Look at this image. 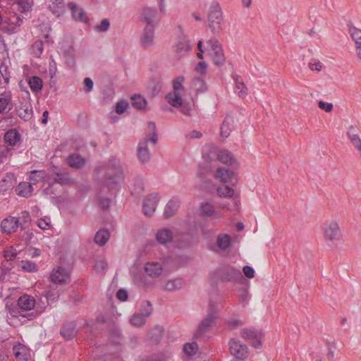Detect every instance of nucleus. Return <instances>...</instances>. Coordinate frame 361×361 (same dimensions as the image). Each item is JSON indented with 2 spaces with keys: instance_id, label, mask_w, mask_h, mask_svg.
Returning <instances> with one entry per match:
<instances>
[{
  "instance_id": "nucleus-1",
  "label": "nucleus",
  "mask_w": 361,
  "mask_h": 361,
  "mask_svg": "<svg viewBox=\"0 0 361 361\" xmlns=\"http://www.w3.org/2000/svg\"><path fill=\"white\" fill-rule=\"evenodd\" d=\"M94 177L101 185L111 186L123 179V173L119 161L110 159L104 165L97 167L94 171Z\"/></svg>"
},
{
  "instance_id": "nucleus-2",
  "label": "nucleus",
  "mask_w": 361,
  "mask_h": 361,
  "mask_svg": "<svg viewBox=\"0 0 361 361\" xmlns=\"http://www.w3.org/2000/svg\"><path fill=\"white\" fill-rule=\"evenodd\" d=\"M185 81L183 76H178L173 80V91L166 95L167 102L176 109H180V111L185 114L189 115L191 108L188 105L183 104L181 95L185 92V88L183 85Z\"/></svg>"
},
{
  "instance_id": "nucleus-3",
  "label": "nucleus",
  "mask_w": 361,
  "mask_h": 361,
  "mask_svg": "<svg viewBox=\"0 0 361 361\" xmlns=\"http://www.w3.org/2000/svg\"><path fill=\"white\" fill-rule=\"evenodd\" d=\"M324 241L329 246L338 245L343 239V231L338 220L331 219L322 226Z\"/></svg>"
},
{
  "instance_id": "nucleus-4",
  "label": "nucleus",
  "mask_w": 361,
  "mask_h": 361,
  "mask_svg": "<svg viewBox=\"0 0 361 361\" xmlns=\"http://www.w3.org/2000/svg\"><path fill=\"white\" fill-rule=\"evenodd\" d=\"M242 278L243 275L240 270L229 265L219 267L210 274V281L212 283L226 281L235 282L240 280Z\"/></svg>"
},
{
  "instance_id": "nucleus-5",
  "label": "nucleus",
  "mask_w": 361,
  "mask_h": 361,
  "mask_svg": "<svg viewBox=\"0 0 361 361\" xmlns=\"http://www.w3.org/2000/svg\"><path fill=\"white\" fill-rule=\"evenodd\" d=\"M209 27L213 33L221 30V25L223 21L222 12L219 3H213L210 6L208 14Z\"/></svg>"
},
{
  "instance_id": "nucleus-6",
  "label": "nucleus",
  "mask_w": 361,
  "mask_h": 361,
  "mask_svg": "<svg viewBox=\"0 0 361 361\" xmlns=\"http://www.w3.org/2000/svg\"><path fill=\"white\" fill-rule=\"evenodd\" d=\"M210 48L207 49L208 54L212 57L213 63L217 66H222L226 62L224 50L219 41L212 38L207 42Z\"/></svg>"
},
{
  "instance_id": "nucleus-7",
  "label": "nucleus",
  "mask_w": 361,
  "mask_h": 361,
  "mask_svg": "<svg viewBox=\"0 0 361 361\" xmlns=\"http://www.w3.org/2000/svg\"><path fill=\"white\" fill-rule=\"evenodd\" d=\"M217 314V308L215 305L212 303H209V312L207 317L202 320L200 322L196 332V337H201L204 335V334L208 331L211 327L212 324L214 322V320L216 319Z\"/></svg>"
},
{
  "instance_id": "nucleus-8",
  "label": "nucleus",
  "mask_w": 361,
  "mask_h": 361,
  "mask_svg": "<svg viewBox=\"0 0 361 361\" xmlns=\"http://www.w3.org/2000/svg\"><path fill=\"white\" fill-rule=\"evenodd\" d=\"M228 345L231 353L237 359H243L247 355V347L242 344L239 340L232 338L230 340Z\"/></svg>"
},
{
  "instance_id": "nucleus-9",
  "label": "nucleus",
  "mask_w": 361,
  "mask_h": 361,
  "mask_svg": "<svg viewBox=\"0 0 361 361\" xmlns=\"http://www.w3.org/2000/svg\"><path fill=\"white\" fill-rule=\"evenodd\" d=\"M240 336L244 339L254 341L253 346L258 348L262 345L261 339L263 338L264 334L261 331L245 328L241 331Z\"/></svg>"
},
{
  "instance_id": "nucleus-10",
  "label": "nucleus",
  "mask_w": 361,
  "mask_h": 361,
  "mask_svg": "<svg viewBox=\"0 0 361 361\" xmlns=\"http://www.w3.org/2000/svg\"><path fill=\"white\" fill-rule=\"evenodd\" d=\"M159 202V197L157 194H151L143 201L142 208L145 216H151L155 211Z\"/></svg>"
},
{
  "instance_id": "nucleus-11",
  "label": "nucleus",
  "mask_w": 361,
  "mask_h": 361,
  "mask_svg": "<svg viewBox=\"0 0 361 361\" xmlns=\"http://www.w3.org/2000/svg\"><path fill=\"white\" fill-rule=\"evenodd\" d=\"M216 155L217 160L226 166H239V163L237 161L234 156L227 149H220L216 152Z\"/></svg>"
},
{
  "instance_id": "nucleus-12",
  "label": "nucleus",
  "mask_w": 361,
  "mask_h": 361,
  "mask_svg": "<svg viewBox=\"0 0 361 361\" xmlns=\"http://www.w3.org/2000/svg\"><path fill=\"white\" fill-rule=\"evenodd\" d=\"M234 118L226 115L220 128V136L223 140L228 137L233 128Z\"/></svg>"
},
{
  "instance_id": "nucleus-13",
  "label": "nucleus",
  "mask_w": 361,
  "mask_h": 361,
  "mask_svg": "<svg viewBox=\"0 0 361 361\" xmlns=\"http://www.w3.org/2000/svg\"><path fill=\"white\" fill-rule=\"evenodd\" d=\"M18 219L15 217H8L4 219L1 224V231L4 233H11L15 232L18 226Z\"/></svg>"
},
{
  "instance_id": "nucleus-14",
  "label": "nucleus",
  "mask_w": 361,
  "mask_h": 361,
  "mask_svg": "<svg viewBox=\"0 0 361 361\" xmlns=\"http://www.w3.org/2000/svg\"><path fill=\"white\" fill-rule=\"evenodd\" d=\"M214 178L222 183L230 182L233 178V172L223 167L218 168L214 173Z\"/></svg>"
},
{
  "instance_id": "nucleus-15",
  "label": "nucleus",
  "mask_w": 361,
  "mask_h": 361,
  "mask_svg": "<svg viewBox=\"0 0 361 361\" xmlns=\"http://www.w3.org/2000/svg\"><path fill=\"white\" fill-rule=\"evenodd\" d=\"M137 157L142 163H147L150 160L151 154L147 147V139L140 141L137 146Z\"/></svg>"
},
{
  "instance_id": "nucleus-16",
  "label": "nucleus",
  "mask_w": 361,
  "mask_h": 361,
  "mask_svg": "<svg viewBox=\"0 0 361 361\" xmlns=\"http://www.w3.org/2000/svg\"><path fill=\"white\" fill-rule=\"evenodd\" d=\"M50 277L53 283L60 284L66 283L69 279L68 273L62 267L53 271Z\"/></svg>"
},
{
  "instance_id": "nucleus-17",
  "label": "nucleus",
  "mask_w": 361,
  "mask_h": 361,
  "mask_svg": "<svg viewBox=\"0 0 361 361\" xmlns=\"http://www.w3.org/2000/svg\"><path fill=\"white\" fill-rule=\"evenodd\" d=\"M54 181L61 185H72L75 183L74 178L71 176L69 173H55V177Z\"/></svg>"
},
{
  "instance_id": "nucleus-18",
  "label": "nucleus",
  "mask_w": 361,
  "mask_h": 361,
  "mask_svg": "<svg viewBox=\"0 0 361 361\" xmlns=\"http://www.w3.org/2000/svg\"><path fill=\"white\" fill-rule=\"evenodd\" d=\"M13 353L18 361H28L30 358V353L28 349L22 344L14 345L13 348Z\"/></svg>"
},
{
  "instance_id": "nucleus-19",
  "label": "nucleus",
  "mask_w": 361,
  "mask_h": 361,
  "mask_svg": "<svg viewBox=\"0 0 361 361\" xmlns=\"http://www.w3.org/2000/svg\"><path fill=\"white\" fill-rule=\"evenodd\" d=\"M18 305L21 310H30L35 305V300L33 297L28 295H23L18 300Z\"/></svg>"
},
{
  "instance_id": "nucleus-20",
  "label": "nucleus",
  "mask_w": 361,
  "mask_h": 361,
  "mask_svg": "<svg viewBox=\"0 0 361 361\" xmlns=\"http://www.w3.org/2000/svg\"><path fill=\"white\" fill-rule=\"evenodd\" d=\"M147 305L149 307V310L147 311L145 313H137L133 316L130 319V323L135 326H141L145 324L146 318L148 317L152 312L151 305L147 302Z\"/></svg>"
},
{
  "instance_id": "nucleus-21",
  "label": "nucleus",
  "mask_w": 361,
  "mask_h": 361,
  "mask_svg": "<svg viewBox=\"0 0 361 361\" xmlns=\"http://www.w3.org/2000/svg\"><path fill=\"white\" fill-rule=\"evenodd\" d=\"M154 39V27L146 25L144 33L141 37V43L143 47H148L152 44Z\"/></svg>"
},
{
  "instance_id": "nucleus-22",
  "label": "nucleus",
  "mask_w": 361,
  "mask_h": 361,
  "mask_svg": "<svg viewBox=\"0 0 361 361\" xmlns=\"http://www.w3.org/2000/svg\"><path fill=\"white\" fill-rule=\"evenodd\" d=\"M142 16L147 24L146 25H152L154 27V24L158 21L157 18V11L151 8H144Z\"/></svg>"
},
{
  "instance_id": "nucleus-23",
  "label": "nucleus",
  "mask_w": 361,
  "mask_h": 361,
  "mask_svg": "<svg viewBox=\"0 0 361 361\" xmlns=\"http://www.w3.org/2000/svg\"><path fill=\"white\" fill-rule=\"evenodd\" d=\"M346 135L354 147L361 145V138L359 135V130L355 126H350L348 129Z\"/></svg>"
},
{
  "instance_id": "nucleus-24",
  "label": "nucleus",
  "mask_w": 361,
  "mask_h": 361,
  "mask_svg": "<svg viewBox=\"0 0 361 361\" xmlns=\"http://www.w3.org/2000/svg\"><path fill=\"white\" fill-rule=\"evenodd\" d=\"M145 270L149 276L157 277L162 271V267L158 262H147L145 265Z\"/></svg>"
},
{
  "instance_id": "nucleus-25",
  "label": "nucleus",
  "mask_w": 361,
  "mask_h": 361,
  "mask_svg": "<svg viewBox=\"0 0 361 361\" xmlns=\"http://www.w3.org/2000/svg\"><path fill=\"white\" fill-rule=\"evenodd\" d=\"M156 237L159 243L166 244L172 240L173 233L169 228H164L157 231Z\"/></svg>"
},
{
  "instance_id": "nucleus-26",
  "label": "nucleus",
  "mask_w": 361,
  "mask_h": 361,
  "mask_svg": "<svg viewBox=\"0 0 361 361\" xmlns=\"http://www.w3.org/2000/svg\"><path fill=\"white\" fill-rule=\"evenodd\" d=\"M32 183L27 182L19 183L16 189L17 194L23 197H30L32 195Z\"/></svg>"
},
{
  "instance_id": "nucleus-27",
  "label": "nucleus",
  "mask_w": 361,
  "mask_h": 361,
  "mask_svg": "<svg viewBox=\"0 0 361 361\" xmlns=\"http://www.w3.org/2000/svg\"><path fill=\"white\" fill-rule=\"evenodd\" d=\"M67 161L72 168L80 169L85 164V159L78 154H73L68 157Z\"/></svg>"
},
{
  "instance_id": "nucleus-28",
  "label": "nucleus",
  "mask_w": 361,
  "mask_h": 361,
  "mask_svg": "<svg viewBox=\"0 0 361 361\" xmlns=\"http://www.w3.org/2000/svg\"><path fill=\"white\" fill-rule=\"evenodd\" d=\"M68 8L72 11V16L75 20L82 22H87V18L85 16V12L80 8L76 6L74 3H69Z\"/></svg>"
},
{
  "instance_id": "nucleus-29",
  "label": "nucleus",
  "mask_w": 361,
  "mask_h": 361,
  "mask_svg": "<svg viewBox=\"0 0 361 361\" xmlns=\"http://www.w3.org/2000/svg\"><path fill=\"white\" fill-rule=\"evenodd\" d=\"M76 334L75 325L73 323L65 324L61 331V334L66 339L73 338Z\"/></svg>"
},
{
  "instance_id": "nucleus-30",
  "label": "nucleus",
  "mask_w": 361,
  "mask_h": 361,
  "mask_svg": "<svg viewBox=\"0 0 361 361\" xmlns=\"http://www.w3.org/2000/svg\"><path fill=\"white\" fill-rule=\"evenodd\" d=\"M147 128L148 133L145 139H147V142L150 140L154 145H156L158 140V135L155 123L152 121L149 122Z\"/></svg>"
},
{
  "instance_id": "nucleus-31",
  "label": "nucleus",
  "mask_w": 361,
  "mask_h": 361,
  "mask_svg": "<svg viewBox=\"0 0 361 361\" xmlns=\"http://www.w3.org/2000/svg\"><path fill=\"white\" fill-rule=\"evenodd\" d=\"M4 140L9 145H15L20 140V135L16 130H10L5 133Z\"/></svg>"
},
{
  "instance_id": "nucleus-32",
  "label": "nucleus",
  "mask_w": 361,
  "mask_h": 361,
  "mask_svg": "<svg viewBox=\"0 0 361 361\" xmlns=\"http://www.w3.org/2000/svg\"><path fill=\"white\" fill-rule=\"evenodd\" d=\"M216 194L220 197L231 198L234 196L235 190L228 185H221L216 188Z\"/></svg>"
},
{
  "instance_id": "nucleus-33",
  "label": "nucleus",
  "mask_w": 361,
  "mask_h": 361,
  "mask_svg": "<svg viewBox=\"0 0 361 361\" xmlns=\"http://www.w3.org/2000/svg\"><path fill=\"white\" fill-rule=\"evenodd\" d=\"M200 214L203 216H212L216 215L214 204L209 202L201 203L200 207Z\"/></svg>"
},
{
  "instance_id": "nucleus-34",
  "label": "nucleus",
  "mask_w": 361,
  "mask_h": 361,
  "mask_svg": "<svg viewBox=\"0 0 361 361\" xmlns=\"http://www.w3.org/2000/svg\"><path fill=\"white\" fill-rule=\"evenodd\" d=\"M18 116L25 121H27L32 118V109L30 104H25L21 106L18 110Z\"/></svg>"
},
{
  "instance_id": "nucleus-35",
  "label": "nucleus",
  "mask_w": 361,
  "mask_h": 361,
  "mask_svg": "<svg viewBox=\"0 0 361 361\" xmlns=\"http://www.w3.org/2000/svg\"><path fill=\"white\" fill-rule=\"evenodd\" d=\"M178 207L179 204L178 202L170 200L165 207L164 213L165 218L168 219L173 216Z\"/></svg>"
},
{
  "instance_id": "nucleus-36",
  "label": "nucleus",
  "mask_w": 361,
  "mask_h": 361,
  "mask_svg": "<svg viewBox=\"0 0 361 361\" xmlns=\"http://www.w3.org/2000/svg\"><path fill=\"white\" fill-rule=\"evenodd\" d=\"M109 238V231L106 229H102L95 234L94 242L99 245H104L108 241Z\"/></svg>"
},
{
  "instance_id": "nucleus-37",
  "label": "nucleus",
  "mask_w": 361,
  "mask_h": 361,
  "mask_svg": "<svg viewBox=\"0 0 361 361\" xmlns=\"http://www.w3.org/2000/svg\"><path fill=\"white\" fill-rule=\"evenodd\" d=\"M47 177V173L44 170H33L30 172V180L32 184H36Z\"/></svg>"
},
{
  "instance_id": "nucleus-38",
  "label": "nucleus",
  "mask_w": 361,
  "mask_h": 361,
  "mask_svg": "<svg viewBox=\"0 0 361 361\" xmlns=\"http://www.w3.org/2000/svg\"><path fill=\"white\" fill-rule=\"evenodd\" d=\"M191 49L190 42L183 39L176 44V51L178 54H185L190 51Z\"/></svg>"
},
{
  "instance_id": "nucleus-39",
  "label": "nucleus",
  "mask_w": 361,
  "mask_h": 361,
  "mask_svg": "<svg viewBox=\"0 0 361 361\" xmlns=\"http://www.w3.org/2000/svg\"><path fill=\"white\" fill-rule=\"evenodd\" d=\"M231 243V238L226 234L219 235L217 237L216 244L221 250H226L229 247Z\"/></svg>"
},
{
  "instance_id": "nucleus-40",
  "label": "nucleus",
  "mask_w": 361,
  "mask_h": 361,
  "mask_svg": "<svg viewBox=\"0 0 361 361\" xmlns=\"http://www.w3.org/2000/svg\"><path fill=\"white\" fill-rule=\"evenodd\" d=\"M28 83L30 85V89L33 92H38L42 87V80L37 76L31 77L29 79Z\"/></svg>"
},
{
  "instance_id": "nucleus-41",
  "label": "nucleus",
  "mask_w": 361,
  "mask_h": 361,
  "mask_svg": "<svg viewBox=\"0 0 361 361\" xmlns=\"http://www.w3.org/2000/svg\"><path fill=\"white\" fill-rule=\"evenodd\" d=\"M132 105L136 109H142L145 106L147 102L145 98L140 95H134L132 97Z\"/></svg>"
},
{
  "instance_id": "nucleus-42",
  "label": "nucleus",
  "mask_w": 361,
  "mask_h": 361,
  "mask_svg": "<svg viewBox=\"0 0 361 361\" xmlns=\"http://www.w3.org/2000/svg\"><path fill=\"white\" fill-rule=\"evenodd\" d=\"M182 284L183 283L180 279L171 280L166 283L164 288L167 290L173 291L180 288Z\"/></svg>"
},
{
  "instance_id": "nucleus-43",
  "label": "nucleus",
  "mask_w": 361,
  "mask_h": 361,
  "mask_svg": "<svg viewBox=\"0 0 361 361\" xmlns=\"http://www.w3.org/2000/svg\"><path fill=\"white\" fill-rule=\"evenodd\" d=\"M43 51V42L37 40L32 45V53L36 57H39Z\"/></svg>"
},
{
  "instance_id": "nucleus-44",
  "label": "nucleus",
  "mask_w": 361,
  "mask_h": 361,
  "mask_svg": "<svg viewBox=\"0 0 361 361\" xmlns=\"http://www.w3.org/2000/svg\"><path fill=\"white\" fill-rule=\"evenodd\" d=\"M235 87L238 90H239L238 93V97L241 99H245L247 94V88L245 84L242 81H236Z\"/></svg>"
},
{
  "instance_id": "nucleus-45",
  "label": "nucleus",
  "mask_w": 361,
  "mask_h": 361,
  "mask_svg": "<svg viewBox=\"0 0 361 361\" xmlns=\"http://www.w3.org/2000/svg\"><path fill=\"white\" fill-rule=\"evenodd\" d=\"M226 324L229 330L236 329L237 328L243 325V322L240 319L235 318H232L228 320Z\"/></svg>"
},
{
  "instance_id": "nucleus-46",
  "label": "nucleus",
  "mask_w": 361,
  "mask_h": 361,
  "mask_svg": "<svg viewBox=\"0 0 361 361\" xmlns=\"http://www.w3.org/2000/svg\"><path fill=\"white\" fill-rule=\"evenodd\" d=\"M350 33L355 44L357 42H361V30L353 27L350 29Z\"/></svg>"
},
{
  "instance_id": "nucleus-47",
  "label": "nucleus",
  "mask_w": 361,
  "mask_h": 361,
  "mask_svg": "<svg viewBox=\"0 0 361 361\" xmlns=\"http://www.w3.org/2000/svg\"><path fill=\"white\" fill-rule=\"evenodd\" d=\"M183 349L188 355H192L195 354L197 350V345L195 343H186Z\"/></svg>"
},
{
  "instance_id": "nucleus-48",
  "label": "nucleus",
  "mask_w": 361,
  "mask_h": 361,
  "mask_svg": "<svg viewBox=\"0 0 361 361\" xmlns=\"http://www.w3.org/2000/svg\"><path fill=\"white\" fill-rule=\"evenodd\" d=\"M21 267L23 269L27 271H35L37 270L35 263L30 261H23Z\"/></svg>"
},
{
  "instance_id": "nucleus-49",
  "label": "nucleus",
  "mask_w": 361,
  "mask_h": 361,
  "mask_svg": "<svg viewBox=\"0 0 361 361\" xmlns=\"http://www.w3.org/2000/svg\"><path fill=\"white\" fill-rule=\"evenodd\" d=\"M128 104L126 101H120L116 104V112L118 114H123L127 109Z\"/></svg>"
},
{
  "instance_id": "nucleus-50",
  "label": "nucleus",
  "mask_w": 361,
  "mask_h": 361,
  "mask_svg": "<svg viewBox=\"0 0 361 361\" xmlns=\"http://www.w3.org/2000/svg\"><path fill=\"white\" fill-rule=\"evenodd\" d=\"M107 263L104 260H99L96 262L94 269L96 271L101 273L105 271Z\"/></svg>"
},
{
  "instance_id": "nucleus-51",
  "label": "nucleus",
  "mask_w": 361,
  "mask_h": 361,
  "mask_svg": "<svg viewBox=\"0 0 361 361\" xmlns=\"http://www.w3.org/2000/svg\"><path fill=\"white\" fill-rule=\"evenodd\" d=\"M109 25V21L104 18L102 20L100 25H96L95 29L99 32H106L108 30Z\"/></svg>"
},
{
  "instance_id": "nucleus-52",
  "label": "nucleus",
  "mask_w": 361,
  "mask_h": 361,
  "mask_svg": "<svg viewBox=\"0 0 361 361\" xmlns=\"http://www.w3.org/2000/svg\"><path fill=\"white\" fill-rule=\"evenodd\" d=\"M318 106L319 109L325 111L327 113H330L333 110V104L332 103H326L323 101H319L318 102Z\"/></svg>"
},
{
  "instance_id": "nucleus-53",
  "label": "nucleus",
  "mask_w": 361,
  "mask_h": 361,
  "mask_svg": "<svg viewBox=\"0 0 361 361\" xmlns=\"http://www.w3.org/2000/svg\"><path fill=\"white\" fill-rule=\"evenodd\" d=\"M9 102V97H0V113H2L6 110Z\"/></svg>"
},
{
  "instance_id": "nucleus-54",
  "label": "nucleus",
  "mask_w": 361,
  "mask_h": 361,
  "mask_svg": "<svg viewBox=\"0 0 361 361\" xmlns=\"http://www.w3.org/2000/svg\"><path fill=\"white\" fill-rule=\"evenodd\" d=\"M243 271L245 276L249 279H252L255 276V270L250 266H245Z\"/></svg>"
},
{
  "instance_id": "nucleus-55",
  "label": "nucleus",
  "mask_w": 361,
  "mask_h": 361,
  "mask_svg": "<svg viewBox=\"0 0 361 361\" xmlns=\"http://www.w3.org/2000/svg\"><path fill=\"white\" fill-rule=\"evenodd\" d=\"M16 255H17V252L16 251L13 250L12 248L4 251V257L8 261L13 260V259H15Z\"/></svg>"
},
{
  "instance_id": "nucleus-56",
  "label": "nucleus",
  "mask_w": 361,
  "mask_h": 361,
  "mask_svg": "<svg viewBox=\"0 0 361 361\" xmlns=\"http://www.w3.org/2000/svg\"><path fill=\"white\" fill-rule=\"evenodd\" d=\"M207 68V65L205 62H199L195 68V70L197 73L201 75H203L206 73Z\"/></svg>"
},
{
  "instance_id": "nucleus-57",
  "label": "nucleus",
  "mask_w": 361,
  "mask_h": 361,
  "mask_svg": "<svg viewBox=\"0 0 361 361\" xmlns=\"http://www.w3.org/2000/svg\"><path fill=\"white\" fill-rule=\"evenodd\" d=\"M213 154L214 150L210 149L208 152H206L203 154L202 157L207 163H212L213 161H214Z\"/></svg>"
},
{
  "instance_id": "nucleus-58",
  "label": "nucleus",
  "mask_w": 361,
  "mask_h": 361,
  "mask_svg": "<svg viewBox=\"0 0 361 361\" xmlns=\"http://www.w3.org/2000/svg\"><path fill=\"white\" fill-rule=\"evenodd\" d=\"M309 68L311 71H317L320 72L322 69V65L319 61H317L314 63H310Z\"/></svg>"
},
{
  "instance_id": "nucleus-59",
  "label": "nucleus",
  "mask_w": 361,
  "mask_h": 361,
  "mask_svg": "<svg viewBox=\"0 0 361 361\" xmlns=\"http://www.w3.org/2000/svg\"><path fill=\"white\" fill-rule=\"evenodd\" d=\"M117 298L121 301H126L128 299L127 291L123 289H120L116 293Z\"/></svg>"
},
{
  "instance_id": "nucleus-60",
  "label": "nucleus",
  "mask_w": 361,
  "mask_h": 361,
  "mask_svg": "<svg viewBox=\"0 0 361 361\" xmlns=\"http://www.w3.org/2000/svg\"><path fill=\"white\" fill-rule=\"evenodd\" d=\"M84 84L86 87L85 92H90L93 87V81L90 78H85L84 80Z\"/></svg>"
},
{
  "instance_id": "nucleus-61",
  "label": "nucleus",
  "mask_w": 361,
  "mask_h": 361,
  "mask_svg": "<svg viewBox=\"0 0 361 361\" xmlns=\"http://www.w3.org/2000/svg\"><path fill=\"white\" fill-rule=\"evenodd\" d=\"M110 200L109 199L102 200L99 206L103 210H107L109 208Z\"/></svg>"
},
{
  "instance_id": "nucleus-62",
  "label": "nucleus",
  "mask_w": 361,
  "mask_h": 361,
  "mask_svg": "<svg viewBox=\"0 0 361 361\" xmlns=\"http://www.w3.org/2000/svg\"><path fill=\"white\" fill-rule=\"evenodd\" d=\"M37 226L42 230L47 229L49 224L47 221H46L44 219H39L37 221Z\"/></svg>"
},
{
  "instance_id": "nucleus-63",
  "label": "nucleus",
  "mask_w": 361,
  "mask_h": 361,
  "mask_svg": "<svg viewBox=\"0 0 361 361\" xmlns=\"http://www.w3.org/2000/svg\"><path fill=\"white\" fill-rule=\"evenodd\" d=\"M18 4L20 6V7L22 8L23 11H27L30 8V5L29 4V3L27 1L21 0L19 1Z\"/></svg>"
},
{
  "instance_id": "nucleus-64",
  "label": "nucleus",
  "mask_w": 361,
  "mask_h": 361,
  "mask_svg": "<svg viewBox=\"0 0 361 361\" xmlns=\"http://www.w3.org/2000/svg\"><path fill=\"white\" fill-rule=\"evenodd\" d=\"M356 48L357 51L358 57L361 60V42H357Z\"/></svg>"
}]
</instances>
